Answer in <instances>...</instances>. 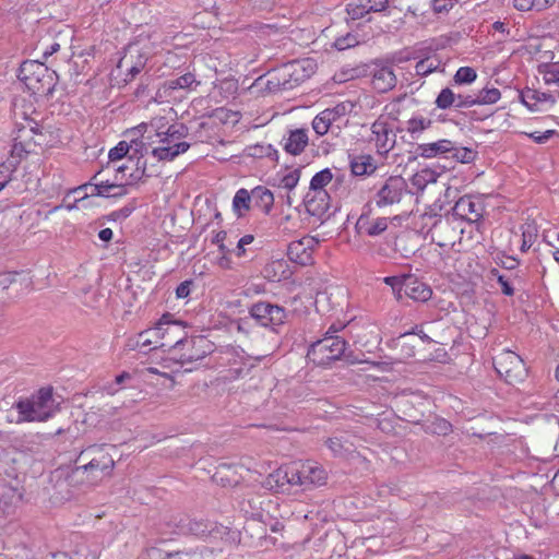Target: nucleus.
I'll return each instance as SVG.
<instances>
[{"label":"nucleus","instance_id":"nucleus-52","mask_svg":"<svg viewBox=\"0 0 559 559\" xmlns=\"http://www.w3.org/2000/svg\"><path fill=\"white\" fill-rule=\"evenodd\" d=\"M325 443L334 455L341 456L346 452H350L352 443L343 441L338 437H331L325 441Z\"/></svg>","mask_w":559,"mask_h":559},{"label":"nucleus","instance_id":"nucleus-64","mask_svg":"<svg viewBox=\"0 0 559 559\" xmlns=\"http://www.w3.org/2000/svg\"><path fill=\"white\" fill-rule=\"evenodd\" d=\"M167 135H169L173 140H179L181 138L187 136L188 134V128L180 123V124H173L167 130Z\"/></svg>","mask_w":559,"mask_h":559},{"label":"nucleus","instance_id":"nucleus-61","mask_svg":"<svg viewBox=\"0 0 559 559\" xmlns=\"http://www.w3.org/2000/svg\"><path fill=\"white\" fill-rule=\"evenodd\" d=\"M358 44V39L355 35L347 34L346 36H342L336 38L334 43V47L337 50H345L347 48L354 47Z\"/></svg>","mask_w":559,"mask_h":559},{"label":"nucleus","instance_id":"nucleus-60","mask_svg":"<svg viewBox=\"0 0 559 559\" xmlns=\"http://www.w3.org/2000/svg\"><path fill=\"white\" fill-rule=\"evenodd\" d=\"M547 70L544 72V80L546 84H559V62L546 66Z\"/></svg>","mask_w":559,"mask_h":559},{"label":"nucleus","instance_id":"nucleus-26","mask_svg":"<svg viewBox=\"0 0 559 559\" xmlns=\"http://www.w3.org/2000/svg\"><path fill=\"white\" fill-rule=\"evenodd\" d=\"M404 296H407L414 301L425 302L431 298L432 289L430 286L419 281L414 275H406V283L404 284Z\"/></svg>","mask_w":559,"mask_h":559},{"label":"nucleus","instance_id":"nucleus-16","mask_svg":"<svg viewBox=\"0 0 559 559\" xmlns=\"http://www.w3.org/2000/svg\"><path fill=\"white\" fill-rule=\"evenodd\" d=\"M295 467H297V476H300V483L297 486L304 489L321 485L325 480V471L311 462H295Z\"/></svg>","mask_w":559,"mask_h":559},{"label":"nucleus","instance_id":"nucleus-13","mask_svg":"<svg viewBox=\"0 0 559 559\" xmlns=\"http://www.w3.org/2000/svg\"><path fill=\"white\" fill-rule=\"evenodd\" d=\"M371 141L374 142L377 152L380 155L388 154L395 145L396 134L393 133L388 121L382 117H379L371 124Z\"/></svg>","mask_w":559,"mask_h":559},{"label":"nucleus","instance_id":"nucleus-31","mask_svg":"<svg viewBox=\"0 0 559 559\" xmlns=\"http://www.w3.org/2000/svg\"><path fill=\"white\" fill-rule=\"evenodd\" d=\"M14 408L17 411L19 418L17 424L31 423V421H44L37 409L34 407V403L31 402L29 397L20 399L14 403Z\"/></svg>","mask_w":559,"mask_h":559},{"label":"nucleus","instance_id":"nucleus-40","mask_svg":"<svg viewBox=\"0 0 559 559\" xmlns=\"http://www.w3.org/2000/svg\"><path fill=\"white\" fill-rule=\"evenodd\" d=\"M418 340L414 332H406L396 340V347L400 348L402 358H412L415 356Z\"/></svg>","mask_w":559,"mask_h":559},{"label":"nucleus","instance_id":"nucleus-11","mask_svg":"<svg viewBox=\"0 0 559 559\" xmlns=\"http://www.w3.org/2000/svg\"><path fill=\"white\" fill-rule=\"evenodd\" d=\"M147 59L138 45H129L117 64L118 69L127 71L124 81L131 82L144 69Z\"/></svg>","mask_w":559,"mask_h":559},{"label":"nucleus","instance_id":"nucleus-45","mask_svg":"<svg viewBox=\"0 0 559 559\" xmlns=\"http://www.w3.org/2000/svg\"><path fill=\"white\" fill-rule=\"evenodd\" d=\"M22 135H19L14 139V144L11 150V156L7 160H19V164L32 151V142H24L20 140Z\"/></svg>","mask_w":559,"mask_h":559},{"label":"nucleus","instance_id":"nucleus-21","mask_svg":"<svg viewBox=\"0 0 559 559\" xmlns=\"http://www.w3.org/2000/svg\"><path fill=\"white\" fill-rule=\"evenodd\" d=\"M454 218L450 213H447L441 218H438V224L431 233V240L439 247L453 245L456 238V229L452 226Z\"/></svg>","mask_w":559,"mask_h":559},{"label":"nucleus","instance_id":"nucleus-32","mask_svg":"<svg viewBox=\"0 0 559 559\" xmlns=\"http://www.w3.org/2000/svg\"><path fill=\"white\" fill-rule=\"evenodd\" d=\"M253 205L260 209L264 214H270L274 205V195L271 190L263 186H258L251 190Z\"/></svg>","mask_w":559,"mask_h":559},{"label":"nucleus","instance_id":"nucleus-43","mask_svg":"<svg viewBox=\"0 0 559 559\" xmlns=\"http://www.w3.org/2000/svg\"><path fill=\"white\" fill-rule=\"evenodd\" d=\"M155 326L148 330H145L141 333H139L136 340L134 343H129L128 345L131 348H140L144 350H151L153 347H151L153 344H155L154 348H157L159 344V338L154 335Z\"/></svg>","mask_w":559,"mask_h":559},{"label":"nucleus","instance_id":"nucleus-5","mask_svg":"<svg viewBox=\"0 0 559 559\" xmlns=\"http://www.w3.org/2000/svg\"><path fill=\"white\" fill-rule=\"evenodd\" d=\"M412 194L406 180L402 176H390L379 188H377L372 202L378 207L392 206L399 204L402 200Z\"/></svg>","mask_w":559,"mask_h":559},{"label":"nucleus","instance_id":"nucleus-14","mask_svg":"<svg viewBox=\"0 0 559 559\" xmlns=\"http://www.w3.org/2000/svg\"><path fill=\"white\" fill-rule=\"evenodd\" d=\"M456 219H464L474 223L483 217V207L479 202L473 200L471 195L461 197L449 212Z\"/></svg>","mask_w":559,"mask_h":559},{"label":"nucleus","instance_id":"nucleus-38","mask_svg":"<svg viewBox=\"0 0 559 559\" xmlns=\"http://www.w3.org/2000/svg\"><path fill=\"white\" fill-rule=\"evenodd\" d=\"M245 154L252 158L267 157L274 162H277V159H278L277 150L273 145L264 144V143H257L253 145H248L245 148Z\"/></svg>","mask_w":559,"mask_h":559},{"label":"nucleus","instance_id":"nucleus-3","mask_svg":"<svg viewBox=\"0 0 559 559\" xmlns=\"http://www.w3.org/2000/svg\"><path fill=\"white\" fill-rule=\"evenodd\" d=\"M332 328L325 333V335L313 342L307 352V358L317 366L328 367L333 361L340 360L343 357L347 362L354 364L355 360L350 359L349 355H346L347 343L343 337L333 335L331 332Z\"/></svg>","mask_w":559,"mask_h":559},{"label":"nucleus","instance_id":"nucleus-12","mask_svg":"<svg viewBox=\"0 0 559 559\" xmlns=\"http://www.w3.org/2000/svg\"><path fill=\"white\" fill-rule=\"evenodd\" d=\"M319 241L314 237L305 236L299 240L292 241L287 247V257L292 262L299 265H309L313 261V251Z\"/></svg>","mask_w":559,"mask_h":559},{"label":"nucleus","instance_id":"nucleus-49","mask_svg":"<svg viewBox=\"0 0 559 559\" xmlns=\"http://www.w3.org/2000/svg\"><path fill=\"white\" fill-rule=\"evenodd\" d=\"M455 102L456 94L450 87H444L438 94L435 104L439 109H449L454 107Z\"/></svg>","mask_w":559,"mask_h":559},{"label":"nucleus","instance_id":"nucleus-41","mask_svg":"<svg viewBox=\"0 0 559 559\" xmlns=\"http://www.w3.org/2000/svg\"><path fill=\"white\" fill-rule=\"evenodd\" d=\"M442 205L433 204V206L419 216L421 231H426L427 234L432 233L438 224V218L442 217L440 213Z\"/></svg>","mask_w":559,"mask_h":559},{"label":"nucleus","instance_id":"nucleus-51","mask_svg":"<svg viewBox=\"0 0 559 559\" xmlns=\"http://www.w3.org/2000/svg\"><path fill=\"white\" fill-rule=\"evenodd\" d=\"M383 282L389 285L397 300H401L405 293L404 284L406 283V275L402 276H386Z\"/></svg>","mask_w":559,"mask_h":559},{"label":"nucleus","instance_id":"nucleus-10","mask_svg":"<svg viewBox=\"0 0 559 559\" xmlns=\"http://www.w3.org/2000/svg\"><path fill=\"white\" fill-rule=\"evenodd\" d=\"M227 526L203 518H191L189 524V535L205 540L222 539L228 534Z\"/></svg>","mask_w":559,"mask_h":559},{"label":"nucleus","instance_id":"nucleus-33","mask_svg":"<svg viewBox=\"0 0 559 559\" xmlns=\"http://www.w3.org/2000/svg\"><path fill=\"white\" fill-rule=\"evenodd\" d=\"M190 147L188 142H178L174 145H160L152 150V155L157 160H173Z\"/></svg>","mask_w":559,"mask_h":559},{"label":"nucleus","instance_id":"nucleus-1","mask_svg":"<svg viewBox=\"0 0 559 559\" xmlns=\"http://www.w3.org/2000/svg\"><path fill=\"white\" fill-rule=\"evenodd\" d=\"M116 450L115 445L106 443L86 447L76 459L81 465L73 469V475H86L85 480L92 485L111 476L116 465L111 451Z\"/></svg>","mask_w":559,"mask_h":559},{"label":"nucleus","instance_id":"nucleus-59","mask_svg":"<svg viewBox=\"0 0 559 559\" xmlns=\"http://www.w3.org/2000/svg\"><path fill=\"white\" fill-rule=\"evenodd\" d=\"M476 153L467 147H461L456 148L454 146V150L452 152V157H454L456 160L461 163H471L474 160Z\"/></svg>","mask_w":559,"mask_h":559},{"label":"nucleus","instance_id":"nucleus-42","mask_svg":"<svg viewBox=\"0 0 559 559\" xmlns=\"http://www.w3.org/2000/svg\"><path fill=\"white\" fill-rule=\"evenodd\" d=\"M168 90H194L200 82L197 81L195 75L191 72L185 73L176 79L166 81L165 83Z\"/></svg>","mask_w":559,"mask_h":559},{"label":"nucleus","instance_id":"nucleus-28","mask_svg":"<svg viewBox=\"0 0 559 559\" xmlns=\"http://www.w3.org/2000/svg\"><path fill=\"white\" fill-rule=\"evenodd\" d=\"M520 98L531 111H537L538 103H549L551 106L557 103L556 97L550 93L539 92L533 88H525L521 92Z\"/></svg>","mask_w":559,"mask_h":559},{"label":"nucleus","instance_id":"nucleus-24","mask_svg":"<svg viewBox=\"0 0 559 559\" xmlns=\"http://www.w3.org/2000/svg\"><path fill=\"white\" fill-rule=\"evenodd\" d=\"M309 142L308 130L305 128L289 130L287 136H283V150L290 155H300L307 147Z\"/></svg>","mask_w":559,"mask_h":559},{"label":"nucleus","instance_id":"nucleus-62","mask_svg":"<svg viewBox=\"0 0 559 559\" xmlns=\"http://www.w3.org/2000/svg\"><path fill=\"white\" fill-rule=\"evenodd\" d=\"M135 209H136V204H135V200H133L132 202H130L129 204L124 205L123 207H121V209H119L117 211H114L110 214V217L114 221L126 219V218H128L133 213V211Z\"/></svg>","mask_w":559,"mask_h":559},{"label":"nucleus","instance_id":"nucleus-53","mask_svg":"<svg viewBox=\"0 0 559 559\" xmlns=\"http://www.w3.org/2000/svg\"><path fill=\"white\" fill-rule=\"evenodd\" d=\"M477 78L476 71L471 67H461L454 74V82L457 84H471Z\"/></svg>","mask_w":559,"mask_h":559},{"label":"nucleus","instance_id":"nucleus-37","mask_svg":"<svg viewBox=\"0 0 559 559\" xmlns=\"http://www.w3.org/2000/svg\"><path fill=\"white\" fill-rule=\"evenodd\" d=\"M147 555L150 559H202L201 554L195 549L167 552L158 548H152Z\"/></svg>","mask_w":559,"mask_h":559},{"label":"nucleus","instance_id":"nucleus-22","mask_svg":"<svg viewBox=\"0 0 559 559\" xmlns=\"http://www.w3.org/2000/svg\"><path fill=\"white\" fill-rule=\"evenodd\" d=\"M331 198L326 191H308L305 197V206L307 212L319 218L329 215Z\"/></svg>","mask_w":559,"mask_h":559},{"label":"nucleus","instance_id":"nucleus-23","mask_svg":"<svg viewBox=\"0 0 559 559\" xmlns=\"http://www.w3.org/2000/svg\"><path fill=\"white\" fill-rule=\"evenodd\" d=\"M146 132L147 126L145 123L139 124L126 132V136L129 139L128 145L132 152V154L129 155V159H133L136 156L144 157V155L148 153L150 143H145Z\"/></svg>","mask_w":559,"mask_h":559},{"label":"nucleus","instance_id":"nucleus-27","mask_svg":"<svg viewBox=\"0 0 559 559\" xmlns=\"http://www.w3.org/2000/svg\"><path fill=\"white\" fill-rule=\"evenodd\" d=\"M454 150V143L450 140L442 139L432 143L418 144L415 153L417 156L424 158H433L437 156L452 153Z\"/></svg>","mask_w":559,"mask_h":559},{"label":"nucleus","instance_id":"nucleus-7","mask_svg":"<svg viewBox=\"0 0 559 559\" xmlns=\"http://www.w3.org/2000/svg\"><path fill=\"white\" fill-rule=\"evenodd\" d=\"M250 317L260 326L277 332V328L282 326L287 319V311L284 307L270 301H258L249 308Z\"/></svg>","mask_w":559,"mask_h":559},{"label":"nucleus","instance_id":"nucleus-8","mask_svg":"<svg viewBox=\"0 0 559 559\" xmlns=\"http://www.w3.org/2000/svg\"><path fill=\"white\" fill-rule=\"evenodd\" d=\"M215 345L204 335L186 337L175 350L181 364H191L205 358L214 352Z\"/></svg>","mask_w":559,"mask_h":559},{"label":"nucleus","instance_id":"nucleus-6","mask_svg":"<svg viewBox=\"0 0 559 559\" xmlns=\"http://www.w3.org/2000/svg\"><path fill=\"white\" fill-rule=\"evenodd\" d=\"M497 373L511 385L522 383L527 377L524 360L511 350L503 352L493 359Z\"/></svg>","mask_w":559,"mask_h":559},{"label":"nucleus","instance_id":"nucleus-2","mask_svg":"<svg viewBox=\"0 0 559 559\" xmlns=\"http://www.w3.org/2000/svg\"><path fill=\"white\" fill-rule=\"evenodd\" d=\"M17 78L36 96L49 98L58 83V74L43 61L25 60L19 68Z\"/></svg>","mask_w":559,"mask_h":559},{"label":"nucleus","instance_id":"nucleus-30","mask_svg":"<svg viewBox=\"0 0 559 559\" xmlns=\"http://www.w3.org/2000/svg\"><path fill=\"white\" fill-rule=\"evenodd\" d=\"M349 157V167L354 176L371 175L377 169V165L374 164L373 157L371 155L360 154Z\"/></svg>","mask_w":559,"mask_h":559},{"label":"nucleus","instance_id":"nucleus-25","mask_svg":"<svg viewBox=\"0 0 559 559\" xmlns=\"http://www.w3.org/2000/svg\"><path fill=\"white\" fill-rule=\"evenodd\" d=\"M397 82L396 75L391 66L377 67L371 73L372 87L378 93H386L395 87Z\"/></svg>","mask_w":559,"mask_h":559},{"label":"nucleus","instance_id":"nucleus-57","mask_svg":"<svg viewBox=\"0 0 559 559\" xmlns=\"http://www.w3.org/2000/svg\"><path fill=\"white\" fill-rule=\"evenodd\" d=\"M130 152L128 141H120L115 147H112L109 153L108 157L110 162L120 160L123 157L128 156Z\"/></svg>","mask_w":559,"mask_h":559},{"label":"nucleus","instance_id":"nucleus-29","mask_svg":"<svg viewBox=\"0 0 559 559\" xmlns=\"http://www.w3.org/2000/svg\"><path fill=\"white\" fill-rule=\"evenodd\" d=\"M190 516L187 514H174L165 520L162 526L163 534L170 535H189Z\"/></svg>","mask_w":559,"mask_h":559},{"label":"nucleus","instance_id":"nucleus-4","mask_svg":"<svg viewBox=\"0 0 559 559\" xmlns=\"http://www.w3.org/2000/svg\"><path fill=\"white\" fill-rule=\"evenodd\" d=\"M185 329L183 323L174 320L171 313H164L155 324L154 335L159 338L157 346L175 352L187 337Z\"/></svg>","mask_w":559,"mask_h":559},{"label":"nucleus","instance_id":"nucleus-19","mask_svg":"<svg viewBox=\"0 0 559 559\" xmlns=\"http://www.w3.org/2000/svg\"><path fill=\"white\" fill-rule=\"evenodd\" d=\"M34 407L37 409L43 420H47L55 415L58 409V403L53 399L51 388H41L29 396Z\"/></svg>","mask_w":559,"mask_h":559},{"label":"nucleus","instance_id":"nucleus-55","mask_svg":"<svg viewBox=\"0 0 559 559\" xmlns=\"http://www.w3.org/2000/svg\"><path fill=\"white\" fill-rule=\"evenodd\" d=\"M358 5L365 12H382L389 5V0H358Z\"/></svg>","mask_w":559,"mask_h":559},{"label":"nucleus","instance_id":"nucleus-34","mask_svg":"<svg viewBox=\"0 0 559 559\" xmlns=\"http://www.w3.org/2000/svg\"><path fill=\"white\" fill-rule=\"evenodd\" d=\"M340 117V114L338 111L336 110V108H333V109H325L323 111H321L320 114H318L313 121H312V128L314 130V132L322 136L324 134L328 133V131L330 130L332 123Z\"/></svg>","mask_w":559,"mask_h":559},{"label":"nucleus","instance_id":"nucleus-54","mask_svg":"<svg viewBox=\"0 0 559 559\" xmlns=\"http://www.w3.org/2000/svg\"><path fill=\"white\" fill-rule=\"evenodd\" d=\"M300 175H301V169L296 168V169L289 171L288 174L284 175L280 179L278 186L288 191H292L298 185Z\"/></svg>","mask_w":559,"mask_h":559},{"label":"nucleus","instance_id":"nucleus-63","mask_svg":"<svg viewBox=\"0 0 559 559\" xmlns=\"http://www.w3.org/2000/svg\"><path fill=\"white\" fill-rule=\"evenodd\" d=\"M19 160H4L0 164V180L5 178L8 174L12 179V174L17 169Z\"/></svg>","mask_w":559,"mask_h":559},{"label":"nucleus","instance_id":"nucleus-46","mask_svg":"<svg viewBox=\"0 0 559 559\" xmlns=\"http://www.w3.org/2000/svg\"><path fill=\"white\" fill-rule=\"evenodd\" d=\"M252 202L251 191L249 192L246 189H239L233 199V209L238 214V216H241V210L249 211L250 204Z\"/></svg>","mask_w":559,"mask_h":559},{"label":"nucleus","instance_id":"nucleus-15","mask_svg":"<svg viewBox=\"0 0 559 559\" xmlns=\"http://www.w3.org/2000/svg\"><path fill=\"white\" fill-rule=\"evenodd\" d=\"M298 483H300V476H297L295 462L281 466L266 478V484L271 488H276L281 491L285 490V486H297Z\"/></svg>","mask_w":559,"mask_h":559},{"label":"nucleus","instance_id":"nucleus-39","mask_svg":"<svg viewBox=\"0 0 559 559\" xmlns=\"http://www.w3.org/2000/svg\"><path fill=\"white\" fill-rule=\"evenodd\" d=\"M432 120L423 116H414L406 121L405 130L409 133L413 140L419 139L425 130H428L432 126Z\"/></svg>","mask_w":559,"mask_h":559},{"label":"nucleus","instance_id":"nucleus-56","mask_svg":"<svg viewBox=\"0 0 559 559\" xmlns=\"http://www.w3.org/2000/svg\"><path fill=\"white\" fill-rule=\"evenodd\" d=\"M457 3L459 0H431V9L435 14H448Z\"/></svg>","mask_w":559,"mask_h":559},{"label":"nucleus","instance_id":"nucleus-9","mask_svg":"<svg viewBox=\"0 0 559 559\" xmlns=\"http://www.w3.org/2000/svg\"><path fill=\"white\" fill-rule=\"evenodd\" d=\"M286 75V88L289 91L308 80L314 72L317 64L310 58L296 59L282 64Z\"/></svg>","mask_w":559,"mask_h":559},{"label":"nucleus","instance_id":"nucleus-17","mask_svg":"<svg viewBox=\"0 0 559 559\" xmlns=\"http://www.w3.org/2000/svg\"><path fill=\"white\" fill-rule=\"evenodd\" d=\"M286 75L282 66L259 76L253 83L254 87H259L267 93L289 91L286 88Z\"/></svg>","mask_w":559,"mask_h":559},{"label":"nucleus","instance_id":"nucleus-50","mask_svg":"<svg viewBox=\"0 0 559 559\" xmlns=\"http://www.w3.org/2000/svg\"><path fill=\"white\" fill-rule=\"evenodd\" d=\"M501 97V93L498 88H483L475 96L477 105H492L496 104Z\"/></svg>","mask_w":559,"mask_h":559},{"label":"nucleus","instance_id":"nucleus-20","mask_svg":"<svg viewBox=\"0 0 559 559\" xmlns=\"http://www.w3.org/2000/svg\"><path fill=\"white\" fill-rule=\"evenodd\" d=\"M100 174H102V171H98L93 176V178H92L93 182L82 185L73 190L74 193L84 192V194L80 198V200H84L85 198L88 197V193L86 192V190L88 188L91 189L90 195L106 198L108 195V193H110L114 190V188L117 187V182L120 180V178H117V176H115L114 181H110L108 179L103 180V179H98ZM76 201H79V199Z\"/></svg>","mask_w":559,"mask_h":559},{"label":"nucleus","instance_id":"nucleus-47","mask_svg":"<svg viewBox=\"0 0 559 559\" xmlns=\"http://www.w3.org/2000/svg\"><path fill=\"white\" fill-rule=\"evenodd\" d=\"M333 179L330 168L318 171L310 180L309 191H325L324 187Z\"/></svg>","mask_w":559,"mask_h":559},{"label":"nucleus","instance_id":"nucleus-36","mask_svg":"<svg viewBox=\"0 0 559 559\" xmlns=\"http://www.w3.org/2000/svg\"><path fill=\"white\" fill-rule=\"evenodd\" d=\"M522 272L516 271L512 274V276H506L504 274H501L499 270L491 269L490 270V278H496L497 282L501 286V292L506 296H513L514 295V287L513 283H521L522 282Z\"/></svg>","mask_w":559,"mask_h":559},{"label":"nucleus","instance_id":"nucleus-18","mask_svg":"<svg viewBox=\"0 0 559 559\" xmlns=\"http://www.w3.org/2000/svg\"><path fill=\"white\" fill-rule=\"evenodd\" d=\"M388 217H371L370 209L362 212L356 222V229L360 235L377 237L383 234L389 226Z\"/></svg>","mask_w":559,"mask_h":559},{"label":"nucleus","instance_id":"nucleus-58","mask_svg":"<svg viewBox=\"0 0 559 559\" xmlns=\"http://www.w3.org/2000/svg\"><path fill=\"white\" fill-rule=\"evenodd\" d=\"M136 168L133 173L130 174L129 183L136 182L141 180L143 177H150L151 175L146 174V160L141 156H136Z\"/></svg>","mask_w":559,"mask_h":559},{"label":"nucleus","instance_id":"nucleus-35","mask_svg":"<svg viewBox=\"0 0 559 559\" xmlns=\"http://www.w3.org/2000/svg\"><path fill=\"white\" fill-rule=\"evenodd\" d=\"M21 495L13 487L0 484V512L10 515L14 512V504L19 501Z\"/></svg>","mask_w":559,"mask_h":559},{"label":"nucleus","instance_id":"nucleus-48","mask_svg":"<svg viewBox=\"0 0 559 559\" xmlns=\"http://www.w3.org/2000/svg\"><path fill=\"white\" fill-rule=\"evenodd\" d=\"M441 66V61L435 57H427L419 60L415 66L416 74L419 76H427L437 71Z\"/></svg>","mask_w":559,"mask_h":559},{"label":"nucleus","instance_id":"nucleus-44","mask_svg":"<svg viewBox=\"0 0 559 559\" xmlns=\"http://www.w3.org/2000/svg\"><path fill=\"white\" fill-rule=\"evenodd\" d=\"M243 354H245L243 350H238L236 348H230V349L226 350L227 362L230 366L231 365L237 366L235 368H230V370H229L231 372L233 378L240 377L245 371L246 364L243 362V360H245Z\"/></svg>","mask_w":559,"mask_h":559}]
</instances>
